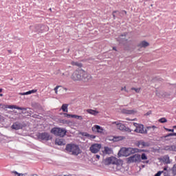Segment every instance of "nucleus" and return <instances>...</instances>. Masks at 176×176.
<instances>
[{
	"instance_id": "obj_13",
	"label": "nucleus",
	"mask_w": 176,
	"mask_h": 176,
	"mask_svg": "<svg viewBox=\"0 0 176 176\" xmlns=\"http://www.w3.org/2000/svg\"><path fill=\"white\" fill-rule=\"evenodd\" d=\"M135 145L138 148H146L150 146L148 142H145L144 140H138L136 142Z\"/></svg>"
},
{
	"instance_id": "obj_49",
	"label": "nucleus",
	"mask_w": 176,
	"mask_h": 176,
	"mask_svg": "<svg viewBox=\"0 0 176 176\" xmlns=\"http://www.w3.org/2000/svg\"><path fill=\"white\" fill-rule=\"evenodd\" d=\"M143 163H146V164H148V163H149V160L144 161Z\"/></svg>"
},
{
	"instance_id": "obj_10",
	"label": "nucleus",
	"mask_w": 176,
	"mask_h": 176,
	"mask_svg": "<svg viewBox=\"0 0 176 176\" xmlns=\"http://www.w3.org/2000/svg\"><path fill=\"white\" fill-rule=\"evenodd\" d=\"M38 140H41V141H50L52 138L50 137V134L47 132L39 133L38 135Z\"/></svg>"
},
{
	"instance_id": "obj_30",
	"label": "nucleus",
	"mask_w": 176,
	"mask_h": 176,
	"mask_svg": "<svg viewBox=\"0 0 176 176\" xmlns=\"http://www.w3.org/2000/svg\"><path fill=\"white\" fill-rule=\"evenodd\" d=\"M148 159V156H146V154H145L144 153H142V155H140V162L141 160H146Z\"/></svg>"
},
{
	"instance_id": "obj_5",
	"label": "nucleus",
	"mask_w": 176,
	"mask_h": 176,
	"mask_svg": "<svg viewBox=\"0 0 176 176\" xmlns=\"http://www.w3.org/2000/svg\"><path fill=\"white\" fill-rule=\"evenodd\" d=\"M30 30L34 31V32H38L42 34V32H45V31H47L49 28L43 24H36L34 25L30 26Z\"/></svg>"
},
{
	"instance_id": "obj_24",
	"label": "nucleus",
	"mask_w": 176,
	"mask_h": 176,
	"mask_svg": "<svg viewBox=\"0 0 176 176\" xmlns=\"http://www.w3.org/2000/svg\"><path fill=\"white\" fill-rule=\"evenodd\" d=\"M122 113H124L125 115H134V110H129V109H123L122 110Z\"/></svg>"
},
{
	"instance_id": "obj_3",
	"label": "nucleus",
	"mask_w": 176,
	"mask_h": 176,
	"mask_svg": "<svg viewBox=\"0 0 176 176\" xmlns=\"http://www.w3.org/2000/svg\"><path fill=\"white\" fill-rule=\"evenodd\" d=\"M120 152H122L124 156H130V155H134V153H141V152H146V150L133 147H125L119 151L118 155L119 153H120Z\"/></svg>"
},
{
	"instance_id": "obj_20",
	"label": "nucleus",
	"mask_w": 176,
	"mask_h": 176,
	"mask_svg": "<svg viewBox=\"0 0 176 176\" xmlns=\"http://www.w3.org/2000/svg\"><path fill=\"white\" fill-rule=\"evenodd\" d=\"M55 144L59 145V146L65 145V141L63 138H60V139L57 138L55 140Z\"/></svg>"
},
{
	"instance_id": "obj_55",
	"label": "nucleus",
	"mask_w": 176,
	"mask_h": 176,
	"mask_svg": "<svg viewBox=\"0 0 176 176\" xmlns=\"http://www.w3.org/2000/svg\"><path fill=\"white\" fill-rule=\"evenodd\" d=\"M173 87L176 89V85H174Z\"/></svg>"
},
{
	"instance_id": "obj_7",
	"label": "nucleus",
	"mask_w": 176,
	"mask_h": 176,
	"mask_svg": "<svg viewBox=\"0 0 176 176\" xmlns=\"http://www.w3.org/2000/svg\"><path fill=\"white\" fill-rule=\"evenodd\" d=\"M133 126L136 127L134 130L135 133H140V134H148L146 129H144V124L135 122L133 123Z\"/></svg>"
},
{
	"instance_id": "obj_2",
	"label": "nucleus",
	"mask_w": 176,
	"mask_h": 176,
	"mask_svg": "<svg viewBox=\"0 0 176 176\" xmlns=\"http://www.w3.org/2000/svg\"><path fill=\"white\" fill-rule=\"evenodd\" d=\"M66 153L73 156H78L82 153V150L79 146L75 144H67L65 147Z\"/></svg>"
},
{
	"instance_id": "obj_57",
	"label": "nucleus",
	"mask_w": 176,
	"mask_h": 176,
	"mask_svg": "<svg viewBox=\"0 0 176 176\" xmlns=\"http://www.w3.org/2000/svg\"><path fill=\"white\" fill-rule=\"evenodd\" d=\"M173 129H176V125L173 126Z\"/></svg>"
},
{
	"instance_id": "obj_29",
	"label": "nucleus",
	"mask_w": 176,
	"mask_h": 176,
	"mask_svg": "<svg viewBox=\"0 0 176 176\" xmlns=\"http://www.w3.org/2000/svg\"><path fill=\"white\" fill-rule=\"evenodd\" d=\"M12 174H14V176H25L27 175V173H19L16 170H13L11 172Z\"/></svg>"
},
{
	"instance_id": "obj_39",
	"label": "nucleus",
	"mask_w": 176,
	"mask_h": 176,
	"mask_svg": "<svg viewBox=\"0 0 176 176\" xmlns=\"http://www.w3.org/2000/svg\"><path fill=\"white\" fill-rule=\"evenodd\" d=\"M14 109H18L21 111V109H23V107H20L19 106L14 105Z\"/></svg>"
},
{
	"instance_id": "obj_4",
	"label": "nucleus",
	"mask_w": 176,
	"mask_h": 176,
	"mask_svg": "<svg viewBox=\"0 0 176 176\" xmlns=\"http://www.w3.org/2000/svg\"><path fill=\"white\" fill-rule=\"evenodd\" d=\"M52 134L56 135V137H65V134H67V130L63 128L54 127L51 129Z\"/></svg>"
},
{
	"instance_id": "obj_25",
	"label": "nucleus",
	"mask_w": 176,
	"mask_h": 176,
	"mask_svg": "<svg viewBox=\"0 0 176 176\" xmlns=\"http://www.w3.org/2000/svg\"><path fill=\"white\" fill-rule=\"evenodd\" d=\"M138 47H148V46H149V43L146 42V41H143L142 42H140L138 45Z\"/></svg>"
},
{
	"instance_id": "obj_35",
	"label": "nucleus",
	"mask_w": 176,
	"mask_h": 176,
	"mask_svg": "<svg viewBox=\"0 0 176 176\" xmlns=\"http://www.w3.org/2000/svg\"><path fill=\"white\" fill-rule=\"evenodd\" d=\"M0 108L2 109H8V106H6L4 104L0 103Z\"/></svg>"
},
{
	"instance_id": "obj_54",
	"label": "nucleus",
	"mask_w": 176,
	"mask_h": 176,
	"mask_svg": "<svg viewBox=\"0 0 176 176\" xmlns=\"http://www.w3.org/2000/svg\"><path fill=\"white\" fill-rule=\"evenodd\" d=\"M0 97H3V94H0Z\"/></svg>"
},
{
	"instance_id": "obj_16",
	"label": "nucleus",
	"mask_w": 176,
	"mask_h": 176,
	"mask_svg": "<svg viewBox=\"0 0 176 176\" xmlns=\"http://www.w3.org/2000/svg\"><path fill=\"white\" fill-rule=\"evenodd\" d=\"M80 134L82 137H87V138H88V140H94L96 137L94 135H90V134L87 133V132H80Z\"/></svg>"
},
{
	"instance_id": "obj_12",
	"label": "nucleus",
	"mask_w": 176,
	"mask_h": 176,
	"mask_svg": "<svg viewBox=\"0 0 176 176\" xmlns=\"http://www.w3.org/2000/svg\"><path fill=\"white\" fill-rule=\"evenodd\" d=\"M101 144H94L90 146L89 151L91 153H98L100 149H101Z\"/></svg>"
},
{
	"instance_id": "obj_21",
	"label": "nucleus",
	"mask_w": 176,
	"mask_h": 176,
	"mask_svg": "<svg viewBox=\"0 0 176 176\" xmlns=\"http://www.w3.org/2000/svg\"><path fill=\"white\" fill-rule=\"evenodd\" d=\"M160 160H162L165 164H170V163H171L170 161V157L168 155H164L163 158L160 159Z\"/></svg>"
},
{
	"instance_id": "obj_18",
	"label": "nucleus",
	"mask_w": 176,
	"mask_h": 176,
	"mask_svg": "<svg viewBox=\"0 0 176 176\" xmlns=\"http://www.w3.org/2000/svg\"><path fill=\"white\" fill-rule=\"evenodd\" d=\"M112 124H116L118 129L120 130L121 131H124V129H126V125L118 122H113Z\"/></svg>"
},
{
	"instance_id": "obj_26",
	"label": "nucleus",
	"mask_w": 176,
	"mask_h": 176,
	"mask_svg": "<svg viewBox=\"0 0 176 176\" xmlns=\"http://www.w3.org/2000/svg\"><path fill=\"white\" fill-rule=\"evenodd\" d=\"M72 65L76 66V67H78V69H82L81 67H83V64H82V63L80 62H74L72 61L71 63Z\"/></svg>"
},
{
	"instance_id": "obj_51",
	"label": "nucleus",
	"mask_w": 176,
	"mask_h": 176,
	"mask_svg": "<svg viewBox=\"0 0 176 176\" xmlns=\"http://www.w3.org/2000/svg\"><path fill=\"white\" fill-rule=\"evenodd\" d=\"M151 129H156V126H155V125L152 126Z\"/></svg>"
},
{
	"instance_id": "obj_15",
	"label": "nucleus",
	"mask_w": 176,
	"mask_h": 176,
	"mask_svg": "<svg viewBox=\"0 0 176 176\" xmlns=\"http://www.w3.org/2000/svg\"><path fill=\"white\" fill-rule=\"evenodd\" d=\"M11 128L13 129V130H21V129H23V124L19 122H14Z\"/></svg>"
},
{
	"instance_id": "obj_28",
	"label": "nucleus",
	"mask_w": 176,
	"mask_h": 176,
	"mask_svg": "<svg viewBox=\"0 0 176 176\" xmlns=\"http://www.w3.org/2000/svg\"><path fill=\"white\" fill-rule=\"evenodd\" d=\"M68 104H63L61 107L60 109L63 110V112H68Z\"/></svg>"
},
{
	"instance_id": "obj_22",
	"label": "nucleus",
	"mask_w": 176,
	"mask_h": 176,
	"mask_svg": "<svg viewBox=\"0 0 176 176\" xmlns=\"http://www.w3.org/2000/svg\"><path fill=\"white\" fill-rule=\"evenodd\" d=\"M37 91H38L37 89H32V90L28 91L27 92L21 93L19 94H20V96H28L30 94H34V93H36Z\"/></svg>"
},
{
	"instance_id": "obj_1",
	"label": "nucleus",
	"mask_w": 176,
	"mask_h": 176,
	"mask_svg": "<svg viewBox=\"0 0 176 176\" xmlns=\"http://www.w3.org/2000/svg\"><path fill=\"white\" fill-rule=\"evenodd\" d=\"M72 79L74 80H82V82H91V80H93L91 75L86 73L82 69L76 70L72 76Z\"/></svg>"
},
{
	"instance_id": "obj_50",
	"label": "nucleus",
	"mask_w": 176,
	"mask_h": 176,
	"mask_svg": "<svg viewBox=\"0 0 176 176\" xmlns=\"http://www.w3.org/2000/svg\"><path fill=\"white\" fill-rule=\"evenodd\" d=\"M2 91H3V89L0 88V93H2Z\"/></svg>"
},
{
	"instance_id": "obj_43",
	"label": "nucleus",
	"mask_w": 176,
	"mask_h": 176,
	"mask_svg": "<svg viewBox=\"0 0 176 176\" xmlns=\"http://www.w3.org/2000/svg\"><path fill=\"white\" fill-rule=\"evenodd\" d=\"M132 90H135V91L136 92V93H140V89H138V88H132Z\"/></svg>"
},
{
	"instance_id": "obj_34",
	"label": "nucleus",
	"mask_w": 176,
	"mask_h": 176,
	"mask_svg": "<svg viewBox=\"0 0 176 176\" xmlns=\"http://www.w3.org/2000/svg\"><path fill=\"white\" fill-rule=\"evenodd\" d=\"M27 109H28V108L22 107L21 111H22V113L23 115H27Z\"/></svg>"
},
{
	"instance_id": "obj_42",
	"label": "nucleus",
	"mask_w": 176,
	"mask_h": 176,
	"mask_svg": "<svg viewBox=\"0 0 176 176\" xmlns=\"http://www.w3.org/2000/svg\"><path fill=\"white\" fill-rule=\"evenodd\" d=\"M26 115L27 116H31V115H32V111H27Z\"/></svg>"
},
{
	"instance_id": "obj_40",
	"label": "nucleus",
	"mask_w": 176,
	"mask_h": 176,
	"mask_svg": "<svg viewBox=\"0 0 176 176\" xmlns=\"http://www.w3.org/2000/svg\"><path fill=\"white\" fill-rule=\"evenodd\" d=\"M9 109H14V105H6Z\"/></svg>"
},
{
	"instance_id": "obj_56",
	"label": "nucleus",
	"mask_w": 176,
	"mask_h": 176,
	"mask_svg": "<svg viewBox=\"0 0 176 176\" xmlns=\"http://www.w3.org/2000/svg\"><path fill=\"white\" fill-rule=\"evenodd\" d=\"M142 168L145 167V165H142Z\"/></svg>"
},
{
	"instance_id": "obj_14",
	"label": "nucleus",
	"mask_w": 176,
	"mask_h": 176,
	"mask_svg": "<svg viewBox=\"0 0 176 176\" xmlns=\"http://www.w3.org/2000/svg\"><path fill=\"white\" fill-rule=\"evenodd\" d=\"M63 115H65V118H67L68 119H78V120H82V119H83V118L81 116H78V115H75V114H68L67 113H64Z\"/></svg>"
},
{
	"instance_id": "obj_33",
	"label": "nucleus",
	"mask_w": 176,
	"mask_h": 176,
	"mask_svg": "<svg viewBox=\"0 0 176 176\" xmlns=\"http://www.w3.org/2000/svg\"><path fill=\"white\" fill-rule=\"evenodd\" d=\"M160 123H166L167 119L166 118H162L159 120Z\"/></svg>"
},
{
	"instance_id": "obj_37",
	"label": "nucleus",
	"mask_w": 176,
	"mask_h": 176,
	"mask_svg": "<svg viewBox=\"0 0 176 176\" xmlns=\"http://www.w3.org/2000/svg\"><path fill=\"white\" fill-rule=\"evenodd\" d=\"M124 131H126L127 133H131V129H130V128L126 127V126H125V128H124Z\"/></svg>"
},
{
	"instance_id": "obj_19",
	"label": "nucleus",
	"mask_w": 176,
	"mask_h": 176,
	"mask_svg": "<svg viewBox=\"0 0 176 176\" xmlns=\"http://www.w3.org/2000/svg\"><path fill=\"white\" fill-rule=\"evenodd\" d=\"M93 131H96V133H100V134L102 133V131H104V129L102 127L100 126V125H95L94 127H92Z\"/></svg>"
},
{
	"instance_id": "obj_8",
	"label": "nucleus",
	"mask_w": 176,
	"mask_h": 176,
	"mask_svg": "<svg viewBox=\"0 0 176 176\" xmlns=\"http://www.w3.org/2000/svg\"><path fill=\"white\" fill-rule=\"evenodd\" d=\"M104 164L105 166H109V164H119V160H118V158L111 156L109 157H107L104 161Z\"/></svg>"
},
{
	"instance_id": "obj_23",
	"label": "nucleus",
	"mask_w": 176,
	"mask_h": 176,
	"mask_svg": "<svg viewBox=\"0 0 176 176\" xmlns=\"http://www.w3.org/2000/svg\"><path fill=\"white\" fill-rule=\"evenodd\" d=\"M87 113H89L90 115H94V116H97L98 113H100L99 111H97L96 110L91 109H87Z\"/></svg>"
},
{
	"instance_id": "obj_9",
	"label": "nucleus",
	"mask_w": 176,
	"mask_h": 176,
	"mask_svg": "<svg viewBox=\"0 0 176 176\" xmlns=\"http://www.w3.org/2000/svg\"><path fill=\"white\" fill-rule=\"evenodd\" d=\"M129 33L124 32L122 34H120L118 38H116L117 42H119L120 45H124L129 39L126 38V35H128Z\"/></svg>"
},
{
	"instance_id": "obj_11",
	"label": "nucleus",
	"mask_w": 176,
	"mask_h": 176,
	"mask_svg": "<svg viewBox=\"0 0 176 176\" xmlns=\"http://www.w3.org/2000/svg\"><path fill=\"white\" fill-rule=\"evenodd\" d=\"M124 14H127V12L126 10H122V12L115 10L112 12L113 20H116V18L119 19V17H122Z\"/></svg>"
},
{
	"instance_id": "obj_31",
	"label": "nucleus",
	"mask_w": 176,
	"mask_h": 176,
	"mask_svg": "<svg viewBox=\"0 0 176 176\" xmlns=\"http://www.w3.org/2000/svg\"><path fill=\"white\" fill-rule=\"evenodd\" d=\"M168 137H176V133H168L164 136H163V138H167Z\"/></svg>"
},
{
	"instance_id": "obj_48",
	"label": "nucleus",
	"mask_w": 176,
	"mask_h": 176,
	"mask_svg": "<svg viewBox=\"0 0 176 176\" xmlns=\"http://www.w3.org/2000/svg\"><path fill=\"white\" fill-rule=\"evenodd\" d=\"M113 50H115V52H118V50L116 49V47H113Z\"/></svg>"
},
{
	"instance_id": "obj_17",
	"label": "nucleus",
	"mask_w": 176,
	"mask_h": 176,
	"mask_svg": "<svg viewBox=\"0 0 176 176\" xmlns=\"http://www.w3.org/2000/svg\"><path fill=\"white\" fill-rule=\"evenodd\" d=\"M102 153L103 155H112V153H113V151L112 150V148L104 146Z\"/></svg>"
},
{
	"instance_id": "obj_41",
	"label": "nucleus",
	"mask_w": 176,
	"mask_h": 176,
	"mask_svg": "<svg viewBox=\"0 0 176 176\" xmlns=\"http://www.w3.org/2000/svg\"><path fill=\"white\" fill-rule=\"evenodd\" d=\"M163 171H158L154 176H161Z\"/></svg>"
},
{
	"instance_id": "obj_38",
	"label": "nucleus",
	"mask_w": 176,
	"mask_h": 176,
	"mask_svg": "<svg viewBox=\"0 0 176 176\" xmlns=\"http://www.w3.org/2000/svg\"><path fill=\"white\" fill-rule=\"evenodd\" d=\"M59 87H61V86H56L55 88H54V91L56 93V94H57L58 91V88Z\"/></svg>"
},
{
	"instance_id": "obj_32",
	"label": "nucleus",
	"mask_w": 176,
	"mask_h": 176,
	"mask_svg": "<svg viewBox=\"0 0 176 176\" xmlns=\"http://www.w3.org/2000/svg\"><path fill=\"white\" fill-rule=\"evenodd\" d=\"M172 174L173 175H176V164L173 165V166L171 168Z\"/></svg>"
},
{
	"instance_id": "obj_53",
	"label": "nucleus",
	"mask_w": 176,
	"mask_h": 176,
	"mask_svg": "<svg viewBox=\"0 0 176 176\" xmlns=\"http://www.w3.org/2000/svg\"><path fill=\"white\" fill-rule=\"evenodd\" d=\"M8 53H12V50H8Z\"/></svg>"
},
{
	"instance_id": "obj_27",
	"label": "nucleus",
	"mask_w": 176,
	"mask_h": 176,
	"mask_svg": "<svg viewBox=\"0 0 176 176\" xmlns=\"http://www.w3.org/2000/svg\"><path fill=\"white\" fill-rule=\"evenodd\" d=\"M122 140H124V137L123 136H114L112 139L114 142L122 141Z\"/></svg>"
},
{
	"instance_id": "obj_6",
	"label": "nucleus",
	"mask_w": 176,
	"mask_h": 176,
	"mask_svg": "<svg viewBox=\"0 0 176 176\" xmlns=\"http://www.w3.org/2000/svg\"><path fill=\"white\" fill-rule=\"evenodd\" d=\"M127 164H131V163H141V155L137 153L126 158Z\"/></svg>"
},
{
	"instance_id": "obj_36",
	"label": "nucleus",
	"mask_w": 176,
	"mask_h": 176,
	"mask_svg": "<svg viewBox=\"0 0 176 176\" xmlns=\"http://www.w3.org/2000/svg\"><path fill=\"white\" fill-rule=\"evenodd\" d=\"M164 130H166V131H169V132H171V133H174V129H168V128H166V127H164Z\"/></svg>"
},
{
	"instance_id": "obj_45",
	"label": "nucleus",
	"mask_w": 176,
	"mask_h": 176,
	"mask_svg": "<svg viewBox=\"0 0 176 176\" xmlns=\"http://www.w3.org/2000/svg\"><path fill=\"white\" fill-rule=\"evenodd\" d=\"M96 160H100V155H96Z\"/></svg>"
},
{
	"instance_id": "obj_46",
	"label": "nucleus",
	"mask_w": 176,
	"mask_h": 176,
	"mask_svg": "<svg viewBox=\"0 0 176 176\" xmlns=\"http://www.w3.org/2000/svg\"><path fill=\"white\" fill-rule=\"evenodd\" d=\"M168 168V166H164V171H167Z\"/></svg>"
},
{
	"instance_id": "obj_47",
	"label": "nucleus",
	"mask_w": 176,
	"mask_h": 176,
	"mask_svg": "<svg viewBox=\"0 0 176 176\" xmlns=\"http://www.w3.org/2000/svg\"><path fill=\"white\" fill-rule=\"evenodd\" d=\"M123 90L127 91V90H126V87H122L121 91H123Z\"/></svg>"
},
{
	"instance_id": "obj_52",
	"label": "nucleus",
	"mask_w": 176,
	"mask_h": 176,
	"mask_svg": "<svg viewBox=\"0 0 176 176\" xmlns=\"http://www.w3.org/2000/svg\"><path fill=\"white\" fill-rule=\"evenodd\" d=\"M152 129V126H147V129H148V130H149V129Z\"/></svg>"
},
{
	"instance_id": "obj_44",
	"label": "nucleus",
	"mask_w": 176,
	"mask_h": 176,
	"mask_svg": "<svg viewBox=\"0 0 176 176\" xmlns=\"http://www.w3.org/2000/svg\"><path fill=\"white\" fill-rule=\"evenodd\" d=\"M149 115H152V111L151 110L146 113V116H149Z\"/></svg>"
}]
</instances>
